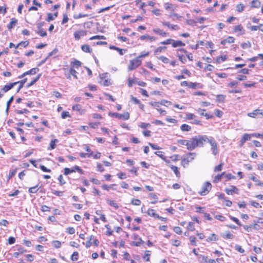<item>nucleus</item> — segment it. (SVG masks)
<instances>
[{"label": "nucleus", "instance_id": "58836bf2", "mask_svg": "<svg viewBox=\"0 0 263 263\" xmlns=\"http://www.w3.org/2000/svg\"><path fill=\"white\" fill-rule=\"evenodd\" d=\"M227 60V56L226 55H223L218 57L217 58L216 61L218 63H221L224 61H225Z\"/></svg>", "mask_w": 263, "mask_h": 263}, {"label": "nucleus", "instance_id": "7c9ffc66", "mask_svg": "<svg viewBox=\"0 0 263 263\" xmlns=\"http://www.w3.org/2000/svg\"><path fill=\"white\" fill-rule=\"evenodd\" d=\"M171 168L172 170L175 173L177 177L180 176V172L178 170V167L176 166L171 165Z\"/></svg>", "mask_w": 263, "mask_h": 263}, {"label": "nucleus", "instance_id": "8fccbe9b", "mask_svg": "<svg viewBox=\"0 0 263 263\" xmlns=\"http://www.w3.org/2000/svg\"><path fill=\"white\" fill-rule=\"evenodd\" d=\"M241 46L243 49H246L250 48L251 47V44L250 42H247L246 43H242L241 44Z\"/></svg>", "mask_w": 263, "mask_h": 263}, {"label": "nucleus", "instance_id": "2f4dec72", "mask_svg": "<svg viewBox=\"0 0 263 263\" xmlns=\"http://www.w3.org/2000/svg\"><path fill=\"white\" fill-rule=\"evenodd\" d=\"M226 98V96L223 95H218L216 96V101L219 102H224Z\"/></svg>", "mask_w": 263, "mask_h": 263}, {"label": "nucleus", "instance_id": "9b49d317", "mask_svg": "<svg viewBox=\"0 0 263 263\" xmlns=\"http://www.w3.org/2000/svg\"><path fill=\"white\" fill-rule=\"evenodd\" d=\"M178 143L180 144L186 146V148L189 151H192L191 139L187 140H178Z\"/></svg>", "mask_w": 263, "mask_h": 263}, {"label": "nucleus", "instance_id": "f704fd0d", "mask_svg": "<svg viewBox=\"0 0 263 263\" xmlns=\"http://www.w3.org/2000/svg\"><path fill=\"white\" fill-rule=\"evenodd\" d=\"M109 48L111 49L115 50H117V51H118L120 55H122L124 54V53L123 52V50L121 48L117 47L115 46H110Z\"/></svg>", "mask_w": 263, "mask_h": 263}, {"label": "nucleus", "instance_id": "423d86ee", "mask_svg": "<svg viewBox=\"0 0 263 263\" xmlns=\"http://www.w3.org/2000/svg\"><path fill=\"white\" fill-rule=\"evenodd\" d=\"M141 64V61L138 58H135L129 61V64L128 66V71L132 70L138 67Z\"/></svg>", "mask_w": 263, "mask_h": 263}, {"label": "nucleus", "instance_id": "f257e3e1", "mask_svg": "<svg viewBox=\"0 0 263 263\" xmlns=\"http://www.w3.org/2000/svg\"><path fill=\"white\" fill-rule=\"evenodd\" d=\"M209 136L206 135H198L191 139L192 151L197 147H202L206 143Z\"/></svg>", "mask_w": 263, "mask_h": 263}, {"label": "nucleus", "instance_id": "6e6d98bb", "mask_svg": "<svg viewBox=\"0 0 263 263\" xmlns=\"http://www.w3.org/2000/svg\"><path fill=\"white\" fill-rule=\"evenodd\" d=\"M186 23L187 24L191 25V26H195L196 25L197 23V21L194 20H187L186 21Z\"/></svg>", "mask_w": 263, "mask_h": 263}, {"label": "nucleus", "instance_id": "5701e85b", "mask_svg": "<svg viewBox=\"0 0 263 263\" xmlns=\"http://www.w3.org/2000/svg\"><path fill=\"white\" fill-rule=\"evenodd\" d=\"M250 29L252 31H257V30H259L263 32V24H259L258 26H252L250 27Z\"/></svg>", "mask_w": 263, "mask_h": 263}, {"label": "nucleus", "instance_id": "4be33fe9", "mask_svg": "<svg viewBox=\"0 0 263 263\" xmlns=\"http://www.w3.org/2000/svg\"><path fill=\"white\" fill-rule=\"evenodd\" d=\"M16 84V82H14L13 83H10L7 85H6L3 88V90L4 92H7L10 89H11Z\"/></svg>", "mask_w": 263, "mask_h": 263}, {"label": "nucleus", "instance_id": "dca6fc26", "mask_svg": "<svg viewBox=\"0 0 263 263\" xmlns=\"http://www.w3.org/2000/svg\"><path fill=\"white\" fill-rule=\"evenodd\" d=\"M153 32L157 34H159L162 36L165 37L167 35L168 33L163 31L162 30L159 28H154L153 29Z\"/></svg>", "mask_w": 263, "mask_h": 263}, {"label": "nucleus", "instance_id": "680f3d73", "mask_svg": "<svg viewBox=\"0 0 263 263\" xmlns=\"http://www.w3.org/2000/svg\"><path fill=\"white\" fill-rule=\"evenodd\" d=\"M187 229L189 230L193 231L195 230L194 228V223L193 222H190L188 224V226L187 227Z\"/></svg>", "mask_w": 263, "mask_h": 263}, {"label": "nucleus", "instance_id": "4c0bfd02", "mask_svg": "<svg viewBox=\"0 0 263 263\" xmlns=\"http://www.w3.org/2000/svg\"><path fill=\"white\" fill-rule=\"evenodd\" d=\"M225 172H223L221 174H218L217 175H216L214 179V182H217L218 181L220 180L221 179L222 176H223Z\"/></svg>", "mask_w": 263, "mask_h": 263}, {"label": "nucleus", "instance_id": "a878e982", "mask_svg": "<svg viewBox=\"0 0 263 263\" xmlns=\"http://www.w3.org/2000/svg\"><path fill=\"white\" fill-rule=\"evenodd\" d=\"M261 3L258 0H253L251 3V7L252 8H259L260 6Z\"/></svg>", "mask_w": 263, "mask_h": 263}, {"label": "nucleus", "instance_id": "72a5a7b5", "mask_svg": "<svg viewBox=\"0 0 263 263\" xmlns=\"http://www.w3.org/2000/svg\"><path fill=\"white\" fill-rule=\"evenodd\" d=\"M36 32L42 37H44L47 35L46 31L44 30L43 29L37 30Z\"/></svg>", "mask_w": 263, "mask_h": 263}, {"label": "nucleus", "instance_id": "412c9836", "mask_svg": "<svg viewBox=\"0 0 263 263\" xmlns=\"http://www.w3.org/2000/svg\"><path fill=\"white\" fill-rule=\"evenodd\" d=\"M81 49L85 52L90 53L92 49L88 45L85 44L81 46Z\"/></svg>", "mask_w": 263, "mask_h": 263}, {"label": "nucleus", "instance_id": "c85d7f7f", "mask_svg": "<svg viewBox=\"0 0 263 263\" xmlns=\"http://www.w3.org/2000/svg\"><path fill=\"white\" fill-rule=\"evenodd\" d=\"M150 256H151V251L149 250H146L145 252L144 255L143 257V258L146 261H149Z\"/></svg>", "mask_w": 263, "mask_h": 263}, {"label": "nucleus", "instance_id": "473e14b6", "mask_svg": "<svg viewBox=\"0 0 263 263\" xmlns=\"http://www.w3.org/2000/svg\"><path fill=\"white\" fill-rule=\"evenodd\" d=\"M107 201L109 205L114 207L115 209H118L119 208L118 204L115 202V201L107 200Z\"/></svg>", "mask_w": 263, "mask_h": 263}, {"label": "nucleus", "instance_id": "6e6552de", "mask_svg": "<svg viewBox=\"0 0 263 263\" xmlns=\"http://www.w3.org/2000/svg\"><path fill=\"white\" fill-rule=\"evenodd\" d=\"M132 238L136 240V241H133L132 242V245L135 246H140L141 244L143 242L142 239L139 237V236L136 234H134L132 236Z\"/></svg>", "mask_w": 263, "mask_h": 263}, {"label": "nucleus", "instance_id": "0e129e2a", "mask_svg": "<svg viewBox=\"0 0 263 263\" xmlns=\"http://www.w3.org/2000/svg\"><path fill=\"white\" fill-rule=\"evenodd\" d=\"M29 44L28 41H24V42H21V43L17 44V48L19 46H21L23 47H26Z\"/></svg>", "mask_w": 263, "mask_h": 263}, {"label": "nucleus", "instance_id": "bf43d9fd", "mask_svg": "<svg viewBox=\"0 0 263 263\" xmlns=\"http://www.w3.org/2000/svg\"><path fill=\"white\" fill-rule=\"evenodd\" d=\"M172 41H173V39H167L165 41H164L163 42H161L160 43L161 44H162V45H168V44H172Z\"/></svg>", "mask_w": 263, "mask_h": 263}, {"label": "nucleus", "instance_id": "f8f14e48", "mask_svg": "<svg viewBox=\"0 0 263 263\" xmlns=\"http://www.w3.org/2000/svg\"><path fill=\"white\" fill-rule=\"evenodd\" d=\"M39 71V69L38 68H33L31 69L30 70L24 72L22 75L18 77V78H22L25 76L28 75V74H31L33 75Z\"/></svg>", "mask_w": 263, "mask_h": 263}, {"label": "nucleus", "instance_id": "de8ad7c7", "mask_svg": "<svg viewBox=\"0 0 263 263\" xmlns=\"http://www.w3.org/2000/svg\"><path fill=\"white\" fill-rule=\"evenodd\" d=\"M141 203V201L138 199H133L131 201V203L135 205H140Z\"/></svg>", "mask_w": 263, "mask_h": 263}, {"label": "nucleus", "instance_id": "ea45409f", "mask_svg": "<svg viewBox=\"0 0 263 263\" xmlns=\"http://www.w3.org/2000/svg\"><path fill=\"white\" fill-rule=\"evenodd\" d=\"M245 6L242 4H239L236 6V10L238 12H241L243 11Z\"/></svg>", "mask_w": 263, "mask_h": 263}, {"label": "nucleus", "instance_id": "3c124183", "mask_svg": "<svg viewBox=\"0 0 263 263\" xmlns=\"http://www.w3.org/2000/svg\"><path fill=\"white\" fill-rule=\"evenodd\" d=\"M158 58L164 63H168L169 62V59L164 56H160Z\"/></svg>", "mask_w": 263, "mask_h": 263}, {"label": "nucleus", "instance_id": "bb28decb", "mask_svg": "<svg viewBox=\"0 0 263 263\" xmlns=\"http://www.w3.org/2000/svg\"><path fill=\"white\" fill-rule=\"evenodd\" d=\"M180 129L183 132H188L191 130V127L187 124H183L180 126Z\"/></svg>", "mask_w": 263, "mask_h": 263}, {"label": "nucleus", "instance_id": "774afa93", "mask_svg": "<svg viewBox=\"0 0 263 263\" xmlns=\"http://www.w3.org/2000/svg\"><path fill=\"white\" fill-rule=\"evenodd\" d=\"M178 57L179 59V60L182 63H184L186 61V58L184 55H180V54H178Z\"/></svg>", "mask_w": 263, "mask_h": 263}, {"label": "nucleus", "instance_id": "5fc2aeb1", "mask_svg": "<svg viewBox=\"0 0 263 263\" xmlns=\"http://www.w3.org/2000/svg\"><path fill=\"white\" fill-rule=\"evenodd\" d=\"M66 232L69 234H73L75 233V229L73 227H68L66 229Z\"/></svg>", "mask_w": 263, "mask_h": 263}, {"label": "nucleus", "instance_id": "a211bd4d", "mask_svg": "<svg viewBox=\"0 0 263 263\" xmlns=\"http://www.w3.org/2000/svg\"><path fill=\"white\" fill-rule=\"evenodd\" d=\"M71 67L78 69L81 66V62L78 60H74L70 63Z\"/></svg>", "mask_w": 263, "mask_h": 263}, {"label": "nucleus", "instance_id": "4d7b16f0", "mask_svg": "<svg viewBox=\"0 0 263 263\" xmlns=\"http://www.w3.org/2000/svg\"><path fill=\"white\" fill-rule=\"evenodd\" d=\"M173 230L177 234L180 235L182 233L181 229L179 227H175Z\"/></svg>", "mask_w": 263, "mask_h": 263}, {"label": "nucleus", "instance_id": "e433bc0d", "mask_svg": "<svg viewBox=\"0 0 263 263\" xmlns=\"http://www.w3.org/2000/svg\"><path fill=\"white\" fill-rule=\"evenodd\" d=\"M39 187H38V185H35L34 186H33V187H30L29 189V192L30 193H35L37 192V191L39 190Z\"/></svg>", "mask_w": 263, "mask_h": 263}, {"label": "nucleus", "instance_id": "a18cd8bd", "mask_svg": "<svg viewBox=\"0 0 263 263\" xmlns=\"http://www.w3.org/2000/svg\"><path fill=\"white\" fill-rule=\"evenodd\" d=\"M52 243L55 248H60L61 246V242L59 240H54Z\"/></svg>", "mask_w": 263, "mask_h": 263}, {"label": "nucleus", "instance_id": "cd10ccee", "mask_svg": "<svg viewBox=\"0 0 263 263\" xmlns=\"http://www.w3.org/2000/svg\"><path fill=\"white\" fill-rule=\"evenodd\" d=\"M58 142V139H54V140H51V141L50 142V147L48 148V149L50 150V149H54L55 148V146H56L55 143H57Z\"/></svg>", "mask_w": 263, "mask_h": 263}, {"label": "nucleus", "instance_id": "a19ab883", "mask_svg": "<svg viewBox=\"0 0 263 263\" xmlns=\"http://www.w3.org/2000/svg\"><path fill=\"white\" fill-rule=\"evenodd\" d=\"M79 155L81 157L83 158H85L86 157H91V156H92V152H91L90 153H80L79 154Z\"/></svg>", "mask_w": 263, "mask_h": 263}, {"label": "nucleus", "instance_id": "393cba45", "mask_svg": "<svg viewBox=\"0 0 263 263\" xmlns=\"http://www.w3.org/2000/svg\"><path fill=\"white\" fill-rule=\"evenodd\" d=\"M251 179L256 182V185L257 186H263V182L258 180L256 177L252 176L251 177Z\"/></svg>", "mask_w": 263, "mask_h": 263}, {"label": "nucleus", "instance_id": "864d4df0", "mask_svg": "<svg viewBox=\"0 0 263 263\" xmlns=\"http://www.w3.org/2000/svg\"><path fill=\"white\" fill-rule=\"evenodd\" d=\"M230 219L231 220H232L234 222H235L238 225H239L240 226H242L238 218H237L236 217H233L232 216H230Z\"/></svg>", "mask_w": 263, "mask_h": 263}, {"label": "nucleus", "instance_id": "2eb2a0df", "mask_svg": "<svg viewBox=\"0 0 263 263\" xmlns=\"http://www.w3.org/2000/svg\"><path fill=\"white\" fill-rule=\"evenodd\" d=\"M162 25L167 26L168 28L172 29L174 30H178L179 27L177 25H171L169 22H162Z\"/></svg>", "mask_w": 263, "mask_h": 263}, {"label": "nucleus", "instance_id": "338daca9", "mask_svg": "<svg viewBox=\"0 0 263 263\" xmlns=\"http://www.w3.org/2000/svg\"><path fill=\"white\" fill-rule=\"evenodd\" d=\"M47 15L48 17L46 20L47 22H50L51 21L54 20V17L53 16V14L49 13L47 14Z\"/></svg>", "mask_w": 263, "mask_h": 263}, {"label": "nucleus", "instance_id": "7ed1b4c3", "mask_svg": "<svg viewBox=\"0 0 263 263\" xmlns=\"http://www.w3.org/2000/svg\"><path fill=\"white\" fill-rule=\"evenodd\" d=\"M196 156V153H190L187 155L184 156L181 160V164L184 167L188 166L189 162L193 160Z\"/></svg>", "mask_w": 263, "mask_h": 263}, {"label": "nucleus", "instance_id": "49530a36", "mask_svg": "<svg viewBox=\"0 0 263 263\" xmlns=\"http://www.w3.org/2000/svg\"><path fill=\"white\" fill-rule=\"evenodd\" d=\"M155 154L157 155L158 157H160L162 160H163L166 162V157L162 154V152H160V151L155 152Z\"/></svg>", "mask_w": 263, "mask_h": 263}, {"label": "nucleus", "instance_id": "f03ea898", "mask_svg": "<svg viewBox=\"0 0 263 263\" xmlns=\"http://www.w3.org/2000/svg\"><path fill=\"white\" fill-rule=\"evenodd\" d=\"M206 143H209L210 145V149L212 155L214 156L218 155L219 152L218 144L214 138L212 136H209Z\"/></svg>", "mask_w": 263, "mask_h": 263}, {"label": "nucleus", "instance_id": "9d476101", "mask_svg": "<svg viewBox=\"0 0 263 263\" xmlns=\"http://www.w3.org/2000/svg\"><path fill=\"white\" fill-rule=\"evenodd\" d=\"M225 192L228 195H233V194H239L238 189L235 186L232 185L230 188L225 189Z\"/></svg>", "mask_w": 263, "mask_h": 263}, {"label": "nucleus", "instance_id": "aec40b11", "mask_svg": "<svg viewBox=\"0 0 263 263\" xmlns=\"http://www.w3.org/2000/svg\"><path fill=\"white\" fill-rule=\"evenodd\" d=\"M41 74H39L37 76H36L35 78H33L32 81L28 83L27 84V86L26 87L27 88H29L30 87V86H32L33 85H34L40 79V77H41Z\"/></svg>", "mask_w": 263, "mask_h": 263}, {"label": "nucleus", "instance_id": "603ef678", "mask_svg": "<svg viewBox=\"0 0 263 263\" xmlns=\"http://www.w3.org/2000/svg\"><path fill=\"white\" fill-rule=\"evenodd\" d=\"M164 7L166 10H168V9H172L173 10H174L173 5L172 4L168 3H165L164 4Z\"/></svg>", "mask_w": 263, "mask_h": 263}, {"label": "nucleus", "instance_id": "37998d69", "mask_svg": "<svg viewBox=\"0 0 263 263\" xmlns=\"http://www.w3.org/2000/svg\"><path fill=\"white\" fill-rule=\"evenodd\" d=\"M139 126L141 128H147L151 126V124L148 123L141 122Z\"/></svg>", "mask_w": 263, "mask_h": 263}, {"label": "nucleus", "instance_id": "c756f323", "mask_svg": "<svg viewBox=\"0 0 263 263\" xmlns=\"http://www.w3.org/2000/svg\"><path fill=\"white\" fill-rule=\"evenodd\" d=\"M147 214L152 217H157V214L155 212V210L154 209H148L147 211Z\"/></svg>", "mask_w": 263, "mask_h": 263}, {"label": "nucleus", "instance_id": "1a4fd4ad", "mask_svg": "<svg viewBox=\"0 0 263 263\" xmlns=\"http://www.w3.org/2000/svg\"><path fill=\"white\" fill-rule=\"evenodd\" d=\"M87 34V31L84 30H79L76 31L74 34V39L76 40H79L82 37H83Z\"/></svg>", "mask_w": 263, "mask_h": 263}, {"label": "nucleus", "instance_id": "c9c22d12", "mask_svg": "<svg viewBox=\"0 0 263 263\" xmlns=\"http://www.w3.org/2000/svg\"><path fill=\"white\" fill-rule=\"evenodd\" d=\"M223 238L224 239H233L234 236L230 233V232L227 233L222 235Z\"/></svg>", "mask_w": 263, "mask_h": 263}, {"label": "nucleus", "instance_id": "e2e57ef3", "mask_svg": "<svg viewBox=\"0 0 263 263\" xmlns=\"http://www.w3.org/2000/svg\"><path fill=\"white\" fill-rule=\"evenodd\" d=\"M215 217L221 221H225L226 219V218L221 215H216Z\"/></svg>", "mask_w": 263, "mask_h": 263}, {"label": "nucleus", "instance_id": "c03bdc74", "mask_svg": "<svg viewBox=\"0 0 263 263\" xmlns=\"http://www.w3.org/2000/svg\"><path fill=\"white\" fill-rule=\"evenodd\" d=\"M79 253L74 252L71 256V259L73 261H76L78 259Z\"/></svg>", "mask_w": 263, "mask_h": 263}, {"label": "nucleus", "instance_id": "0eeeda50", "mask_svg": "<svg viewBox=\"0 0 263 263\" xmlns=\"http://www.w3.org/2000/svg\"><path fill=\"white\" fill-rule=\"evenodd\" d=\"M76 171H77L81 174H84V171L79 166L76 165L74 167L72 168H65L64 169V175H68L69 174L75 172Z\"/></svg>", "mask_w": 263, "mask_h": 263}, {"label": "nucleus", "instance_id": "ddd939ff", "mask_svg": "<svg viewBox=\"0 0 263 263\" xmlns=\"http://www.w3.org/2000/svg\"><path fill=\"white\" fill-rule=\"evenodd\" d=\"M258 115L263 116V111L261 109H257L253 110L252 112L248 114V116L252 118H255Z\"/></svg>", "mask_w": 263, "mask_h": 263}, {"label": "nucleus", "instance_id": "09e8293b", "mask_svg": "<svg viewBox=\"0 0 263 263\" xmlns=\"http://www.w3.org/2000/svg\"><path fill=\"white\" fill-rule=\"evenodd\" d=\"M105 39H106V37L104 35H95V36H93L91 37L89 39V40H96V39H98V40H101V39L105 40Z\"/></svg>", "mask_w": 263, "mask_h": 263}, {"label": "nucleus", "instance_id": "79ce46f5", "mask_svg": "<svg viewBox=\"0 0 263 263\" xmlns=\"http://www.w3.org/2000/svg\"><path fill=\"white\" fill-rule=\"evenodd\" d=\"M166 48V47L165 46H163V47H158L157 49H156L154 51V53L155 54L158 53H160V52H162L163 50H165Z\"/></svg>", "mask_w": 263, "mask_h": 263}, {"label": "nucleus", "instance_id": "69168bd1", "mask_svg": "<svg viewBox=\"0 0 263 263\" xmlns=\"http://www.w3.org/2000/svg\"><path fill=\"white\" fill-rule=\"evenodd\" d=\"M252 137V135L251 134H245L242 138L243 139L246 141L248 140H250L251 139V138Z\"/></svg>", "mask_w": 263, "mask_h": 263}, {"label": "nucleus", "instance_id": "20e7f679", "mask_svg": "<svg viewBox=\"0 0 263 263\" xmlns=\"http://www.w3.org/2000/svg\"><path fill=\"white\" fill-rule=\"evenodd\" d=\"M212 189V184L210 182H205L202 186L200 191L198 192V194L201 196H205L207 195Z\"/></svg>", "mask_w": 263, "mask_h": 263}, {"label": "nucleus", "instance_id": "6ab92c4d", "mask_svg": "<svg viewBox=\"0 0 263 263\" xmlns=\"http://www.w3.org/2000/svg\"><path fill=\"white\" fill-rule=\"evenodd\" d=\"M172 45L173 47L175 48L180 46H185V44L181 41H175L173 40V41H172Z\"/></svg>", "mask_w": 263, "mask_h": 263}, {"label": "nucleus", "instance_id": "b1692460", "mask_svg": "<svg viewBox=\"0 0 263 263\" xmlns=\"http://www.w3.org/2000/svg\"><path fill=\"white\" fill-rule=\"evenodd\" d=\"M205 110L202 109H199L198 111L199 114L201 116H204L206 117V119H210L212 118V116L208 114V113H204Z\"/></svg>", "mask_w": 263, "mask_h": 263}, {"label": "nucleus", "instance_id": "13d9d810", "mask_svg": "<svg viewBox=\"0 0 263 263\" xmlns=\"http://www.w3.org/2000/svg\"><path fill=\"white\" fill-rule=\"evenodd\" d=\"M76 70L73 68L72 67H71L70 69V73L71 74L74 78L78 79L77 76L76 75L77 73Z\"/></svg>", "mask_w": 263, "mask_h": 263}, {"label": "nucleus", "instance_id": "052dcab7", "mask_svg": "<svg viewBox=\"0 0 263 263\" xmlns=\"http://www.w3.org/2000/svg\"><path fill=\"white\" fill-rule=\"evenodd\" d=\"M61 117L63 119H66L67 117H70V114L68 111H64L61 114Z\"/></svg>", "mask_w": 263, "mask_h": 263}, {"label": "nucleus", "instance_id": "4468645a", "mask_svg": "<svg viewBox=\"0 0 263 263\" xmlns=\"http://www.w3.org/2000/svg\"><path fill=\"white\" fill-rule=\"evenodd\" d=\"M72 108L73 110L77 111L79 112V113L81 115L84 114L85 112V109H83L82 108L81 105L80 104H76V105H73L72 106Z\"/></svg>", "mask_w": 263, "mask_h": 263}, {"label": "nucleus", "instance_id": "f3484780", "mask_svg": "<svg viewBox=\"0 0 263 263\" xmlns=\"http://www.w3.org/2000/svg\"><path fill=\"white\" fill-rule=\"evenodd\" d=\"M140 39L141 40H148L150 42H153L155 41H156V39L155 37L154 36H150L148 34H144V35H141L140 37Z\"/></svg>", "mask_w": 263, "mask_h": 263}, {"label": "nucleus", "instance_id": "39448f33", "mask_svg": "<svg viewBox=\"0 0 263 263\" xmlns=\"http://www.w3.org/2000/svg\"><path fill=\"white\" fill-rule=\"evenodd\" d=\"M108 115L110 117H115L119 119H123L124 120H127L129 118V113L128 112H125L122 114H119L117 112H109Z\"/></svg>", "mask_w": 263, "mask_h": 263}]
</instances>
